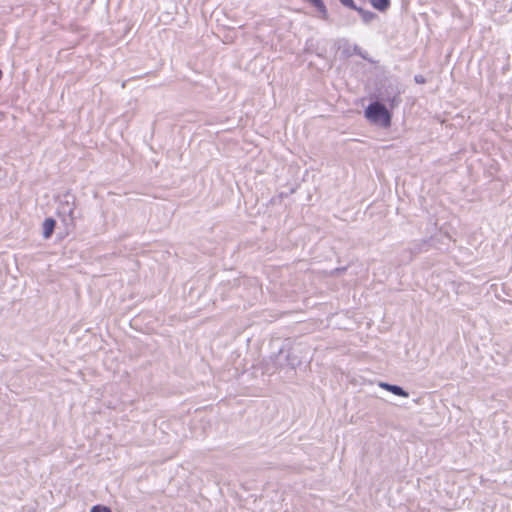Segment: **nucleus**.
I'll list each match as a JSON object with an SVG mask.
<instances>
[{"label":"nucleus","instance_id":"1","mask_svg":"<svg viewBox=\"0 0 512 512\" xmlns=\"http://www.w3.org/2000/svg\"><path fill=\"white\" fill-rule=\"evenodd\" d=\"M364 117L372 125L387 129L391 126L392 113L380 102L369 104L364 110Z\"/></svg>","mask_w":512,"mask_h":512},{"label":"nucleus","instance_id":"2","mask_svg":"<svg viewBox=\"0 0 512 512\" xmlns=\"http://www.w3.org/2000/svg\"><path fill=\"white\" fill-rule=\"evenodd\" d=\"M276 344H281V349L284 346H289L288 353L286 355V360L288 365L296 369L301 366L306 358V347L301 343H295L290 341L289 339L281 340L279 338L273 340Z\"/></svg>","mask_w":512,"mask_h":512},{"label":"nucleus","instance_id":"3","mask_svg":"<svg viewBox=\"0 0 512 512\" xmlns=\"http://www.w3.org/2000/svg\"><path fill=\"white\" fill-rule=\"evenodd\" d=\"M378 386L386 391L391 392L392 394H394L398 397H402V398L409 397V393L398 385L389 384L387 382H379Z\"/></svg>","mask_w":512,"mask_h":512},{"label":"nucleus","instance_id":"4","mask_svg":"<svg viewBox=\"0 0 512 512\" xmlns=\"http://www.w3.org/2000/svg\"><path fill=\"white\" fill-rule=\"evenodd\" d=\"M56 221L53 218H46L42 223V236L44 239H49L55 229Z\"/></svg>","mask_w":512,"mask_h":512},{"label":"nucleus","instance_id":"5","mask_svg":"<svg viewBox=\"0 0 512 512\" xmlns=\"http://www.w3.org/2000/svg\"><path fill=\"white\" fill-rule=\"evenodd\" d=\"M307 1L310 2L318 10V12L321 14V16L323 18L327 17V9L322 0H307Z\"/></svg>","mask_w":512,"mask_h":512},{"label":"nucleus","instance_id":"6","mask_svg":"<svg viewBox=\"0 0 512 512\" xmlns=\"http://www.w3.org/2000/svg\"><path fill=\"white\" fill-rule=\"evenodd\" d=\"M353 9L358 11V13L361 15L362 20L366 23L372 21L375 18V14L370 11L363 10L362 8H359L357 6L356 8Z\"/></svg>","mask_w":512,"mask_h":512},{"label":"nucleus","instance_id":"7","mask_svg":"<svg viewBox=\"0 0 512 512\" xmlns=\"http://www.w3.org/2000/svg\"><path fill=\"white\" fill-rule=\"evenodd\" d=\"M372 6L380 11H385L390 4L389 0H371Z\"/></svg>","mask_w":512,"mask_h":512},{"label":"nucleus","instance_id":"8","mask_svg":"<svg viewBox=\"0 0 512 512\" xmlns=\"http://www.w3.org/2000/svg\"><path fill=\"white\" fill-rule=\"evenodd\" d=\"M89 512H113L110 507L104 505V504H96L93 505Z\"/></svg>","mask_w":512,"mask_h":512},{"label":"nucleus","instance_id":"9","mask_svg":"<svg viewBox=\"0 0 512 512\" xmlns=\"http://www.w3.org/2000/svg\"><path fill=\"white\" fill-rule=\"evenodd\" d=\"M340 2L349 8H356L353 0H340Z\"/></svg>","mask_w":512,"mask_h":512},{"label":"nucleus","instance_id":"10","mask_svg":"<svg viewBox=\"0 0 512 512\" xmlns=\"http://www.w3.org/2000/svg\"><path fill=\"white\" fill-rule=\"evenodd\" d=\"M415 81H416L417 83H424V77H423V76H421V75L416 76V77H415Z\"/></svg>","mask_w":512,"mask_h":512}]
</instances>
